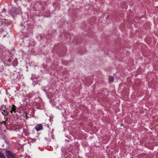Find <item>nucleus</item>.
Masks as SVG:
<instances>
[{"label": "nucleus", "mask_w": 158, "mask_h": 158, "mask_svg": "<svg viewBox=\"0 0 158 158\" xmlns=\"http://www.w3.org/2000/svg\"><path fill=\"white\" fill-rule=\"evenodd\" d=\"M20 8H18V9L15 10V8H13L10 11V13L12 16H13L17 13H20Z\"/></svg>", "instance_id": "1"}, {"label": "nucleus", "mask_w": 158, "mask_h": 158, "mask_svg": "<svg viewBox=\"0 0 158 158\" xmlns=\"http://www.w3.org/2000/svg\"><path fill=\"white\" fill-rule=\"evenodd\" d=\"M6 155L8 158H13L14 156L13 154L9 151H6Z\"/></svg>", "instance_id": "2"}, {"label": "nucleus", "mask_w": 158, "mask_h": 158, "mask_svg": "<svg viewBox=\"0 0 158 158\" xmlns=\"http://www.w3.org/2000/svg\"><path fill=\"white\" fill-rule=\"evenodd\" d=\"M43 126L41 124H38L36 125L35 128L37 131H38L42 129Z\"/></svg>", "instance_id": "3"}, {"label": "nucleus", "mask_w": 158, "mask_h": 158, "mask_svg": "<svg viewBox=\"0 0 158 158\" xmlns=\"http://www.w3.org/2000/svg\"><path fill=\"white\" fill-rule=\"evenodd\" d=\"M4 107L5 108V107L4 106H2V108H1V110L2 111V114L3 115H6V114H7V112H6L5 110V109L4 110H3V108Z\"/></svg>", "instance_id": "4"}, {"label": "nucleus", "mask_w": 158, "mask_h": 158, "mask_svg": "<svg viewBox=\"0 0 158 158\" xmlns=\"http://www.w3.org/2000/svg\"><path fill=\"white\" fill-rule=\"evenodd\" d=\"M15 106L14 105H13L12 107V110H11V113H12L13 112L15 113Z\"/></svg>", "instance_id": "5"}, {"label": "nucleus", "mask_w": 158, "mask_h": 158, "mask_svg": "<svg viewBox=\"0 0 158 158\" xmlns=\"http://www.w3.org/2000/svg\"><path fill=\"white\" fill-rule=\"evenodd\" d=\"M109 80L110 82H111L113 81L114 79L112 77H110L109 78Z\"/></svg>", "instance_id": "6"}, {"label": "nucleus", "mask_w": 158, "mask_h": 158, "mask_svg": "<svg viewBox=\"0 0 158 158\" xmlns=\"http://www.w3.org/2000/svg\"><path fill=\"white\" fill-rule=\"evenodd\" d=\"M0 158H6L4 155L0 152Z\"/></svg>", "instance_id": "7"}, {"label": "nucleus", "mask_w": 158, "mask_h": 158, "mask_svg": "<svg viewBox=\"0 0 158 158\" xmlns=\"http://www.w3.org/2000/svg\"><path fill=\"white\" fill-rule=\"evenodd\" d=\"M53 133L52 132L50 133H49V135H51V138L52 139H53Z\"/></svg>", "instance_id": "8"}, {"label": "nucleus", "mask_w": 158, "mask_h": 158, "mask_svg": "<svg viewBox=\"0 0 158 158\" xmlns=\"http://www.w3.org/2000/svg\"><path fill=\"white\" fill-rule=\"evenodd\" d=\"M8 62H11V59H9L8 60Z\"/></svg>", "instance_id": "9"}, {"label": "nucleus", "mask_w": 158, "mask_h": 158, "mask_svg": "<svg viewBox=\"0 0 158 158\" xmlns=\"http://www.w3.org/2000/svg\"><path fill=\"white\" fill-rule=\"evenodd\" d=\"M32 141H33V142H35V140H32Z\"/></svg>", "instance_id": "10"}, {"label": "nucleus", "mask_w": 158, "mask_h": 158, "mask_svg": "<svg viewBox=\"0 0 158 158\" xmlns=\"http://www.w3.org/2000/svg\"><path fill=\"white\" fill-rule=\"evenodd\" d=\"M125 7H126V8L127 7V6H125Z\"/></svg>", "instance_id": "11"}]
</instances>
